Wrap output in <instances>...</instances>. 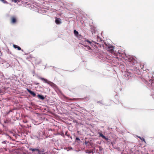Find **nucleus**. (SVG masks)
Segmentation results:
<instances>
[{
	"label": "nucleus",
	"mask_w": 154,
	"mask_h": 154,
	"mask_svg": "<svg viewBox=\"0 0 154 154\" xmlns=\"http://www.w3.org/2000/svg\"><path fill=\"white\" fill-rule=\"evenodd\" d=\"M138 138H139L142 141H144L145 143H146V141H145V139L143 137H138Z\"/></svg>",
	"instance_id": "obj_14"
},
{
	"label": "nucleus",
	"mask_w": 154,
	"mask_h": 154,
	"mask_svg": "<svg viewBox=\"0 0 154 154\" xmlns=\"http://www.w3.org/2000/svg\"><path fill=\"white\" fill-rule=\"evenodd\" d=\"M55 22L57 25H60L61 24L62 21L61 20L57 17H55Z\"/></svg>",
	"instance_id": "obj_6"
},
{
	"label": "nucleus",
	"mask_w": 154,
	"mask_h": 154,
	"mask_svg": "<svg viewBox=\"0 0 154 154\" xmlns=\"http://www.w3.org/2000/svg\"><path fill=\"white\" fill-rule=\"evenodd\" d=\"M38 11L39 12L43 14L44 13H46V12L47 11L46 9L43 8L42 9H39Z\"/></svg>",
	"instance_id": "obj_8"
},
{
	"label": "nucleus",
	"mask_w": 154,
	"mask_h": 154,
	"mask_svg": "<svg viewBox=\"0 0 154 154\" xmlns=\"http://www.w3.org/2000/svg\"><path fill=\"white\" fill-rule=\"evenodd\" d=\"M39 78L41 79L42 80L44 81V82H45V83L48 84L52 87H54L55 85L53 83L50 81H48L46 79L41 77H39Z\"/></svg>",
	"instance_id": "obj_4"
},
{
	"label": "nucleus",
	"mask_w": 154,
	"mask_h": 154,
	"mask_svg": "<svg viewBox=\"0 0 154 154\" xmlns=\"http://www.w3.org/2000/svg\"><path fill=\"white\" fill-rule=\"evenodd\" d=\"M6 141H3L2 142V143L3 144H5Z\"/></svg>",
	"instance_id": "obj_21"
},
{
	"label": "nucleus",
	"mask_w": 154,
	"mask_h": 154,
	"mask_svg": "<svg viewBox=\"0 0 154 154\" xmlns=\"http://www.w3.org/2000/svg\"><path fill=\"white\" fill-rule=\"evenodd\" d=\"M68 149H69V150H71L72 149V148L71 147H68Z\"/></svg>",
	"instance_id": "obj_20"
},
{
	"label": "nucleus",
	"mask_w": 154,
	"mask_h": 154,
	"mask_svg": "<svg viewBox=\"0 0 154 154\" xmlns=\"http://www.w3.org/2000/svg\"><path fill=\"white\" fill-rule=\"evenodd\" d=\"M26 90L30 94L32 95L33 97H35L36 96V94L34 92L28 88H27Z\"/></svg>",
	"instance_id": "obj_7"
},
{
	"label": "nucleus",
	"mask_w": 154,
	"mask_h": 154,
	"mask_svg": "<svg viewBox=\"0 0 154 154\" xmlns=\"http://www.w3.org/2000/svg\"><path fill=\"white\" fill-rule=\"evenodd\" d=\"M35 84L36 85H38L39 84V83H35Z\"/></svg>",
	"instance_id": "obj_23"
},
{
	"label": "nucleus",
	"mask_w": 154,
	"mask_h": 154,
	"mask_svg": "<svg viewBox=\"0 0 154 154\" xmlns=\"http://www.w3.org/2000/svg\"><path fill=\"white\" fill-rule=\"evenodd\" d=\"M75 140H76L80 141V139L79 137H77L75 138Z\"/></svg>",
	"instance_id": "obj_18"
},
{
	"label": "nucleus",
	"mask_w": 154,
	"mask_h": 154,
	"mask_svg": "<svg viewBox=\"0 0 154 154\" xmlns=\"http://www.w3.org/2000/svg\"><path fill=\"white\" fill-rule=\"evenodd\" d=\"M100 136L102 138L105 139L106 140H107L108 139L105 136H104L102 133H99Z\"/></svg>",
	"instance_id": "obj_10"
},
{
	"label": "nucleus",
	"mask_w": 154,
	"mask_h": 154,
	"mask_svg": "<svg viewBox=\"0 0 154 154\" xmlns=\"http://www.w3.org/2000/svg\"><path fill=\"white\" fill-rule=\"evenodd\" d=\"M17 21V18L14 16H12L11 18V23L12 24H15Z\"/></svg>",
	"instance_id": "obj_5"
},
{
	"label": "nucleus",
	"mask_w": 154,
	"mask_h": 154,
	"mask_svg": "<svg viewBox=\"0 0 154 154\" xmlns=\"http://www.w3.org/2000/svg\"><path fill=\"white\" fill-rule=\"evenodd\" d=\"M88 43L91 45L92 42L85 38H83V40L81 41L80 43V44L83 45L85 48L84 49L86 50H89L91 49V48L87 45Z\"/></svg>",
	"instance_id": "obj_2"
},
{
	"label": "nucleus",
	"mask_w": 154,
	"mask_h": 154,
	"mask_svg": "<svg viewBox=\"0 0 154 154\" xmlns=\"http://www.w3.org/2000/svg\"><path fill=\"white\" fill-rule=\"evenodd\" d=\"M97 42H93L96 44L99 45L101 47L102 46L103 48L106 49L108 51L111 53H112L114 51V47L112 45L106 42H104L102 39L99 36H97Z\"/></svg>",
	"instance_id": "obj_1"
},
{
	"label": "nucleus",
	"mask_w": 154,
	"mask_h": 154,
	"mask_svg": "<svg viewBox=\"0 0 154 154\" xmlns=\"http://www.w3.org/2000/svg\"><path fill=\"white\" fill-rule=\"evenodd\" d=\"M68 100H75V99H70V98H66Z\"/></svg>",
	"instance_id": "obj_17"
},
{
	"label": "nucleus",
	"mask_w": 154,
	"mask_h": 154,
	"mask_svg": "<svg viewBox=\"0 0 154 154\" xmlns=\"http://www.w3.org/2000/svg\"><path fill=\"white\" fill-rule=\"evenodd\" d=\"M13 47L15 48H17L18 50H21L22 51H23V50H21V48L19 46L16 45H13Z\"/></svg>",
	"instance_id": "obj_9"
},
{
	"label": "nucleus",
	"mask_w": 154,
	"mask_h": 154,
	"mask_svg": "<svg viewBox=\"0 0 154 154\" xmlns=\"http://www.w3.org/2000/svg\"><path fill=\"white\" fill-rule=\"evenodd\" d=\"M38 97L42 100H43L45 99L44 96L42 95L38 94Z\"/></svg>",
	"instance_id": "obj_11"
},
{
	"label": "nucleus",
	"mask_w": 154,
	"mask_h": 154,
	"mask_svg": "<svg viewBox=\"0 0 154 154\" xmlns=\"http://www.w3.org/2000/svg\"><path fill=\"white\" fill-rule=\"evenodd\" d=\"M76 37L78 39L80 40H81L82 41L83 40V38H83L82 36L80 34L79 35Z\"/></svg>",
	"instance_id": "obj_12"
},
{
	"label": "nucleus",
	"mask_w": 154,
	"mask_h": 154,
	"mask_svg": "<svg viewBox=\"0 0 154 154\" xmlns=\"http://www.w3.org/2000/svg\"><path fill=\"white\" fill-rule=\"evenodd\" d=\"M29 149L32 151L35 154H45V152L44 149H39L38 148H29Z\"/></svg>",
	"instance_id": "obj_3"
},
{
	"label": "nucleus",
	"mask_w": 154,
	"mask_h": 154,
	"mask_svg": "<svg viewBox=\"0 0 154 154\" xmlns=\"http://www.w3.org/2000/svg\"><path fill=\"white\" fill-rule=\"evenodd\" d=\"M4 4H7L8 2L5 0H0Z\"/></svg>",
	"instance_id": "obj_16"
},
{
	"label": "nucleus",
	"mask_w": 154,
	"mask_h": 154,
	"mask_svg": "<svg viewBox=\"0 0 154 154\" xmlns=\"http://www.w3.org/2000/svg\"><path fill=\"white\" fill-rule=\"evenodd\" d=\"M88 143V142H87L86 141H85V144L87 145V144Z\"/></svg>",
	"instance_id": "obj_22"
},
{
	"label": "nucleus",
	"mask_w": 154,
	"mask_h": 154,
	"mask_svg": "<svg viewBox=\"0 0 154 154\" xmlns=\"http://www.w3.org/2000/svg\"><path fill=\"white\" fill-rule=\"evenodd\" d=\"M114 103L116 104H119V102L118 100H114Z\"/></svg>",
	"instance_id": "obj_15"
},
{
	"label": "nucleus",
	"mask_w": 154,
	"mask_h": 154,
	"mask_svg": "<svg viewBox=\"0 0 154 154\" xmlns=\"http://www.w3.org/2000/svg\"><path fill=\"white\" fill-rule=\"evenodd\" d=\"M118 97V96H117V95H116V96H115V98H117Z\"/></svg>",
	"instance_id": "obj_24"
},
{
	"label": "nucleus",
	"mask_w": 154,
	"mask_h": 154,
	"mask_svg": "<svg viewBox=\"0 0 154 154\" xmlns=\"http://www.w3.org/2000/svg\"><path fill=\"white\" fill-rule=\"evenodd\" d=\"M17 1V0H12V2H16Z\"/></svg>",
	"instance_id": "obj_19"
},
{
	"label": "nucleus",
	"mask_w": 154,
	"mask_h": 154,
	"mask_svg": "<svg viewBox=\"0 0 154 154\" xmlns=\"http://www.w3.org/2000/svg\"><path fill=\"white\" fill-rule=\"evenodd\" d=\"M74 33L75 35L76 36L79 34V32L75 30L74 31Z\"/></svg>",
	"instance_id": "obj_13"
}]
</instances>
